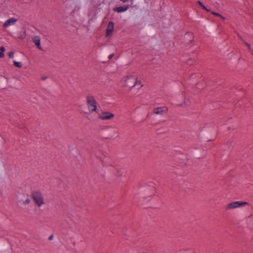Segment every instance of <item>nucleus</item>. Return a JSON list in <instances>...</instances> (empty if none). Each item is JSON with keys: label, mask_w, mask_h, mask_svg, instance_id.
Segmentation results:
<instances>
[{"label": "nucleus", "mask_w": 253, "mask_h": 253, "mask_svg": "<svg viewBox=\"0 0 253 253\" xmlns=\"http://www.w3.org/2000/svg\"><path fill=\"white\" fill-rule=\"evenodd\" d=\"M86 103L90 113L97 112V102L92 95L86 96Z\"/></svg>", "instance_id": "obj_1"}, {"label": "nucleus", "mask_w": 253, "mask_h": 253, "mask_svg": "<svg viewBox=\"0 0 253 253\" xmlns=\"http://www.w3.org/2000/svg\"><path fill=\"white\" fill-rule=\"evenodd\" d=\"M31 196L35 204L38 207H41L44 204L42 194L40 191H33L31 193Z\"/></svg>", "instance_id": "obj_2"}, {"label": "nucleus", "mask_w": 253, "mask_h": 253, "mask_svg": "<svg viewBox=\"0 0 253 253\" xmlns=\"http://www.w3.org/2000/svg\"><path fill=\"white\" fill-rule=\"evenodd\" d=\"M247 204H248V203L246 202H239V201L234 202H232V203H231L228 204L226 209V210L235 209V208H238L240 207L244 206Z\"/></svg>", "instance_id": "obj_3"}, {"label": "nucleus", "mask_w": 253, "mask_h": 253, "mask_svg": "<svg viewBox=\"0 0 253 253\" xmlns=\"http://www.w3.org/2000/svg\"><path fill=\"white\" fill-rule=\"evenodd\" d=\"M114 24L113 22L110 21L106 30V37H108L112 36L114 31Z\"/></svg>", "instance_id": "obj_4"}, {"label": "nucleus", "mask_w": 253, "mask_h": 253, "mask_svg": "<svg viewBox=\"0 0 253 253\" xmlns=\"http://www.w3.org/2000/svg\"><path fill=\"white\" fill-rule=\"evenodd\" d=\"M114 117V115L109 112H102L99 116V118L103 120H111Z\"/></svg>", "instance_id": "obj_5"}, {"label": "nucleus", "mask_w": 253, "mask_h": 253, "mask_svg": "<svg viewBox=\"0 0 253 253\" xmlns=\"http://www.w3.org/2000/svg\"><path fill=\"white\" fill-rule=\"evenodd\" d=\"M32 42L37 46L40 50H42V47L41 45L40 37L38 36H35L32 37Z\"/></svg>", "instance_id": "obj_6"}, {"label": "nucleus", "mask_w": 253, "mask_h": 253, "mask_svg": "<svg viewBox=\"0 0 253 253\" xmlns=\"http://www.w3.org/2000/svg\"><path fill=\"white\" fill-rule=\"evenodd\" d=\"M17 21V19L14 18H11L6 20L4 23L3 27L4 28L7 27L10 25H13Z\"/></svg>", "instance_id": "obj_7"}, {"label": "nucleus", "mask_w": 253, "mask_h": 253, "mask_svg": "<svg viewBox=\"0 0 253 253\" xmlns=\"http://www.w3.org/2000/svg\"><path fill=\"white\" fill-rule=\"evenodd\" d=\"M128 8V6H119L114 8L113 10L114 11L118 12V13H121L126 11Z\"/></svg>", "instance_id": "obj_8"}, {"label": "nucleus", "mask_w": 253, "mask_h": 253, "mask_svg": "<svg viewBox=\"0 0 253 253\" xmlns=\"http://www.w3.org/2000/svg\"><path fill=\"white\" fill-rule=\"evenodd\" d=\"M164 112L163 108L162 107L156 108L153 110V113L156 114H162Z\"/></svg>", "instance_id": "obj_9"}, {"label": "nucleus", "mask_w": 253, "mask_h": 253, "mask_svg": "<svg viewBox=\"0 0 253 253\" xmlns=\"http://www.w3.org/2000/svg\"><path fill=\"white\" fill-rule=\"evenodd\" d=\"M26 37L25 31H20L18 32L17 38L19 39H24Z\"/></svg>", "instance_id": "obj_10"}, {"label": "nucleus", "mask_w": 253, "mask_h": 253, "mask_svg": "<svg viewBox=\"0 0 253 253\" xmlns=\"http://www.w3.org/2000/svg\"><path fill=\"white\" fill-rule=\"evenodd\" d=\"M5 50V48L3 46H1L0 47V57L2 58L4 56V54L3 53Z\"/></svg>", "instance_id": "obj_11"}, {"label": "nucleus", "mask_w": 253, "mask_h": 253, "mask_svg": "<svg viewBox=\"0 0 253 253\" xmlns=\"http://www.w3.org/2000/svg\"><path fill=\"white\" fill-rule=\"evenodd\" d=\"M198 3L199 4V5L204 9H205V10H206L207 11H210V10L208 9L206 6L205 5L203 4V2H202L201 1H198Z\"/></svg>", "instance_id": "obj_12"}, {"label": "nucleus", "mask_w": 253, "mask_h": 253, "mask_svg": "<svg viewBox=\"0 0 253 253\" xmlns=\"http://www.w3.org/2000/svg\"><path fill=\"white\" fill-rule=\"evenodd\" d=\"M13 64L15 67L18 68H21L22 66V64L21 62H17L16 61H13Z\"/></svg>", "instance_id": "obj_13"}, {"label": "nucleus", "mask_w": 253, "mask_h": 253, "mask_svg": "<svg viewBox=\"0 0 253 253\" xmlns=\"http://www.w3.org/2000/svg\"><path fill=\"white\" fill-rule=\"evenodd\" d=\"M213 15H215V16H219V17H220L221 18H222L223 19H224L225 18L223 17L221 14H220L219 13H217V12H213V11H212L211 12Z\"/></svg>", "instance_id": "obj_14"}, {"label": "nucleus", "mask_w": 253, "mask_h": 253, "mask_svg": "<svg viewBox=\"0 0 253 253\" xmlns=\"http://www.w3.org/2000/svg\"><path fill=\"white\" fill-rule=\"evenodd\" d=\"M8 56L9 58H12L14 57V52L13 51L9 52Z\"/></svg>", "instance_id": "obj_15"}, {"label": "nucleus", "mask_w": 253, "mask_h": 253, "mask_svg": "<svg viewBox=\"0 0 253 253\" xmlns=\"http://www.w3.org/2000/svg\"><path fill=\"white\" fill-rule=\"evenodd\" d=\"M193 62H194L193 60H192V59H190L188 60L187 61V64H189V65H192V64H193Z\"/></svg>", "instance_id": "obj_16"}, {"label": "nucleus", "mask_w": 253, "mask_h": 253, "mask_svg": "<svg viewBox=\"0 0 253 253\" xmlns=\"http://www.w3.org/2000/svg\"><path fill=\"white\" fill-rule=\"evenodd\" d=\"M30 202V200L29 199H27L25 201H23V204L25 205L29 204Z\"/></svg>", "instance_id": "obj_17"}, {"label": "nucleus", "mask_w": 253, "mask_h": 253, "mask_svg": "<svg viewBox=\"0 0 253 253\" xmlns=\"http://www.w3.org/2000/svg\"><path fill=\"white\" fill-rule=\"evenodd\" d=\"M141 84V82L140 81H138V80H136L135 82V84L132 86V87H134L135 85H137V84Z\"/></svg>", "instance_id": "obj_18"}, {"label": "nucleus", "mask_w": 253, "mask_h": 253, "mask_svg": "<svg viewBox=\"0 0 253 253\" xmlns=\"http://www.w3.org/2000/svg\"><path fill=\"white\" fill-rule=\"evenodd\" d=\"M186 36L190 37V39H191V40L190 41H192L193 40V36L192 34H187Z\"/></svg>", "instance_id": "obj_19"}, {"label": "nucleus", "mask_w": 253, "mask_h": 253, "mask_svg": "<svg viewBox=\"0 0 253 253\" xmlns=\"http://www.w3.org/2000/svg\"><path fill=\"white\" fill-rule=\"evenodd\" d=\"M244 43L246 45H247V46H248V48H250V44H249L248 42H244Z\"/></svg>", "instance_id": "obj_20"}, {"label": "nucleus", "mask_w": 253, "mask_h": 253, "mask_svg": "<svg viewBox=\"0 0 253 253\" xmlns=\"http://www.w3.org/2000/svg\"><path fill=\"white\" fill-rule=\"evenodd\" d=\"M53 235H51L49 238H48V240H51L52 239H53Z\"/></svg>", "instance_id": "obj_21"}, {"label": "nucleus", "mask_w": 253, "mask_h": 253, "mask_svg": "<svg viewBox=\"0 0 253 253\" xmlns=\"http://www.w3.org/2000/svg\"><path fill=\"white\" fill-rule=\"evenodd\" d=\"M114 56V54H111L109 56V58L110 59Z\"/></svg>", "instance_id": "obj_22"}, {"label": "nucleus", "mask_w": 253, "mask_h": 253, "mask_svg": "<svg viewBox=\"0 0 253 253\" xmlns=\"http://www.w3.org/2000/svg\"><path fill=\"white\" fill-rule=\"evenodd\" d=\"M239 38L244 42H245L244 40L240 36H239Z\"/></svg>", "instance_id": "obj_23"}, {"label": "nucleus", "mask_w": 253, "mask_h": 253, "mask_svg": "<svg viewBox=\"0 0 253 253\" xmlns=\"http://www.w3.org/2000/svg\"><path fill=\"white\" fill-rule=\"evenodd\" d=\"M47 78L46 77H43L42 78V80H45Z\"/></svg>", "instance_id": "obj_24"}, {"label": "nucleus", "mask_w": 253, "mask_h": 253, "mask_svg": "<svg viewBox=\"0 0 253 253\" xmlns=\"http://www.w3.org/2000/svg\"><path fill=\"white\" fill-rule=\"evenodd\" d=\"M121 1H123V2H125L127 1L128 0H120Z\"/></svg>", "instance_id": "obj_25"}, {"label": "nucleus", "mask_w": 253, "mask_h": 253, "mask_svg": "<svg viewBox=\"0 0 253 253\" xmlns=\"http://www.w3.org/2000/svg\"><path fill=\"white\" fill-rule=\"evenodd\" d=\"M249 50L251 52V51L253 50L251 49V47H250V48H249Z\"/></svg>", "instance_id": "obj_26"}, {"label": "nucleus", "mask_w": 253, "mask_h": 253, "mask_svg": "<svg viewBox=\"0 0 253 253\" xmlns=\"http://www.w3.org/2000/svg\"><path fill=\"white\" fill-rule=\"evenodd\" d=\"M251 53L253 55V50H252Z\"/></svg>", "instance_id": "obj_27"}]
</instances>
